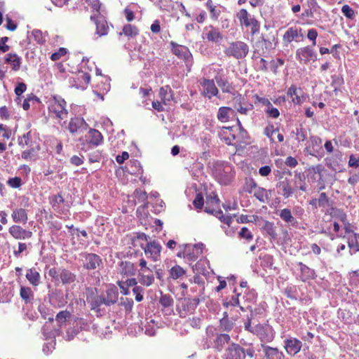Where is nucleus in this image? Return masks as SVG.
I'll use <instances>...</instances> for the list:
<instances>
[{"label": "nucleus", "instance_id": "f257e3e1", "mask_svg": "<svg viewBox=\"0 0 359 359\" xmlns=\"http://www.w3.org/2000/svg\"><path fill=\"white\" fill-rule=\"evenodd\" d=\"M48 115L50 118L57 120L59 123L65 120L68 116L67 102L62 97L53 95L48 100Z\"/></svg>", "mask_w": 359, "mask_h": 359}, {"label": "nucleus", "instance_id": "f03ea898", "mask_svg": "<svg viewBox=\"0 0 359 359\" xmlns=\"http://www.w3.org/2000/svg\"><path fill=\"white\" fill-rule=\"evenodd\" d=\"M212 175L220 184L227 185L233 177V168L229 163H217L214 165Z\"/></svg>", "mask_w": 359, "mask_h": 359}, {"label": "nucleus", "instance_id": "7ed1b4c3", "mask_svg": "<svg viewBox=\"0 0 359 359\" xmlns=\"http://www.w3.org/2000/svg\"><path fill=\"white\" fill-rule=\"evenodd\" d=\"M219 200L217 195H210L206 197L205 211L208 213L215 215L222 222L227 225H230L232 221V217L230 215L224 216L222 210H219Z\"/></svg>", "mask_w": 359, "mask_h": 359}, {"label": "nucleus", "instance_id": "20e7f679", "mask_svg": "<svg viewBox=\"0 0 359 359\" xmlns=\"http://www.w3.org/2000/svg\"><path fill=\"white\" fill-rule=\"evenodd\" d=\"M80 141H83L81 149L87 151L102 144L103 136L99 130L90 128L85 137L83 139L81 138Z\"/></svg>", "mask_w": 359, "mask_h": 359}, {"label": "nucleus", "instance_id": "39448f33", "mask_svg": "<svg viewBox=\"0 0 359 359\" xmlns=\"http://www.w3.org/2000/svg\"><path fill=\"white\" fill-rule=\"evenodd\" d=\"M248 46L243 41H236L229 44L224 53L228 56H232L236 59L245 57L248 53Z\"/></svg>", "mask_w": 359, "mask_h": 359}, {"label": "nucleus", "instance_id": "423d86ee", "mask_svg": "<svg viewBox=\"0 0 359 359\" xmlns=\"http://www.w3.org/2000/svg\"><path fill=\"white\" fill-rule=\"evenodd\" d=\"M205 246L203 243H199L195 245L187 244L184 249V259L186 262L191 264L193 262L196 260L201 255H202Z\"/></svg>", "mask_w": 359, "mask_h": 359}, {"label": "nucleus", "instance_id": "0eeeda50", "mask_svg": "<svg viewBox=\"0 0 359 359\" xmlns=\"http://www.w3.org/2000/svg\"><path fill=\"white\" fill-rule=\"evenodd\" d=\"M296 58L300 63L306 65L310 61L314 62L317 60V53L313 46H307L299 48L296 50Z\"/></svg>", "mask_w": 359, "mask_h": 359}, {"label": "nucleus", "instance_id": "6e6552de", "mask_svg": "<svg viewBox=\"0 0 359 359\" xmlns=\"http://www.w3.org/2000/svg\"><path fill=\"white\" fill-rule=\"evenodd\" d=\"M252 333L256 334L262 342H270L274 338L273 331L269 325L257 324L253 327Z\"/></svg>", "mask_w": 359, "mask_h": 359}, {"label": "nucleus", "instance_id": "1a4fd4ad", "mask_svg": "<svg viewBox=\"0 0 359 359\" xmlns=\"http://www.w3.org/2000/svg\"><path fill=\"white\" fill-rule=\"evenodd\" d=\"M241 23L245 27H250L251 33L255 34L259 31V25L257 20L251 17L247 10L243 8L237 14Z\"/></svg>", "mask_w": 359, "mask_h": 359}, {"label": "nucleus", "instance_id": "9d476101", "mask_svg": "<svg viewBox=\"0 0 359 359\" xmlns=\"http://www.w3.org/2000/svg\"><path fill=\"white\" fill-rule=\"evenodd\" d=\"M303 38L304 34L302 33V29L301 27L294 26L289 27L285 31L283 36V41L285 45H288L293 41L296 42L302 41Z\"/></svg>", "mask_w": 359, "mask_h": 359}, {"label": "nucleus", "instance_id": "9b49d317", "mask_svg": "<svg viewBox=\"0 0 359 359\" xmlns=\"http://www.w3.org/2000/svg\"><path fill=\"white\" fill-rule=\"evenodd\" d=\"M283 344L286 353L292 356L297 354L302 347V342L299 339L292 337L286 338Z\"/></svg>", "mask_w": 359, "mask_h": 359}, {"label": "nucleus", "instance_id": "f8f14e48", "mask_svg": "<svg viewBox=\"0 0 359 359\" xmlns=\"http://www.w3.org/2000/svg\"><path fill=\"white\" fill-rule=\"evenodd\" d=\"M90 20L93 21L96 25V34L99 36L107 34L109 27L103 15H97L96 13L91 14Z\"/></svg>", "mask_w": 359, "mask_h": 359}, {"label": "nucleus", "instance_id": "ddd939ff", "mask_svg": "<svg viewBox=\"0 0 359 359\" xmlns=\"http://www.w3.org/2000/svg\"><path fill=\"white\" fill-rule=\"evenodd\" d=\"M83 267L88 270L97 269L102 263L101 258L96 254L83 253L81 255Z\"/></svg>", "mask_w": 359, "mask_h": 359}, {"label": "nucleus", "instance_id": "4468645a", "mask_svg": "<svg viewBox=\"0 0 359 359\" xmlns=\"http://www.w3.org/2000/svg\"><path fill=\"white\" fill-rule=\"evenodd\" d=\"M143 249L148 258L151 259L154 262H156L159 259L161 251V246L159 243L156 241H149Z\"/></svg>", "mask_w": 359, "mask_h": 359}, {"label": "nucleus", "instance_id": "2eb2a0df", "mask_svg": "<svg viewBox=\"0 0 359 359\" xmlns=\"http://www.w3.org/2000/svg\"><path fill=\"white\" fill-rule=\"evenodd\" d=\"M171 46L172 53L179 58L184 60L187 62V66L191 65L192 55L187 47L174 42H171Z\"/></svg>", "mask_w": 359, "mask_h": 359}, {"label": "nucleus", "instance_id": "dca6fc26", "mask_svg": "<svg viewBox=\"0 0 359 359\" xmlns=\"http://www.w3.org/2000/svg\"><path fill=\"white\" fill-rule=\"evenodd\" d=\"M88 127V123L83 118L74 117L71 118L68 125V130L72 134L80 133L87 130Z\"/></svg>", "mask_w": 359, "mask_h": 359}, {"label": "nucleus", "instance_id": "f3484780", "mask_svg": "<svg viewBox=\"0 0 359 359\" xmlns=\"http://www.w3.org/2000/svg\"><path fill=\"white\" fill-rule=\"evenodd\" d=\"M245 352L243 348L236 344H231L226 349V359H245Z\"/></svg>", "mask_w": 359, "mask_h": 359}, {"label": "nucleus", "instance_id": "a211bd4d", "mask_svg": "<svg viewBox=\"0 0 359 359\" xmlns=\"http://www.w3.org/2000/svg\"><path fill=\"white\" fill-rule=\"evenodd\" d=\"M8 231L15 239L18 240L29 239L32 236V231L26 230L19 225L11 226Z\"/></svg>", "mask_w": 359, "mask_h": 359}, {"label": "nucleus", "instance_id": "6ab92c4d", "mask_svg": "<svg viewBox=\"0 0 359 359\" xmlns=\"http://www.w3.org/2000/svg\"><path fill=\"white\" fill-rule=\"evenodd\" d=\"M287 95L294 104H300L304 101V92L301 88L292 85L287 90Z\"/></svg>", "mask_w": 359, "mask_h": 359}, {"label": "nucleus", "instance_id": "aec40b11", "mask_svg": "<svg viewBox=\"0 0 359 359\" xmlns=\"http://www.w3.org/2000/svg\"><path fill=\"white\" fill-rule=\"evenodd\" d=\"M203 87V95L208 98L216 96L218 93V89L216 87L213 80L203 79L201 82Z\"/></svg>", "mask_w": 359, "mask_h": 359}, {"label": "nucleus", "instance_id": "412c9836", "mask_svg": "<svg viewBox=\"0 0 359 359\" xmlns=\"http://www.w3.org/2000/svg\"><path fill=\"white\" fill-rule=\"evenodd\" d=\"M137 278L139 283L147 287L151 286L155 280L154 275L153 274L151 269L138 271Z\"/></svg>", "mask_w": 359, "mask_h": 359}, {"label": "nucleus", "instance_id": "4be33fe9", "mask_svg": "<svg viewBox=\"0 0 359 359\" xmlns=\"http://www.w3.org/2000/svg\"><path fill=\"white\" fill-rule=\"evenodd\" d=\"M39 145H29V149L22 153V158L27 161H35L39 158Z\"/></svg>", "mask_w": 359, "mask_h": 359}, {"label": "nucleus", "instance_id": "5701e85b", "mask_svg": "<svg viewBox=\"0 0 359 359\" xmlns=\"http://www.w3.org/2000/svg\"><path fill=\"white\" fill-rule=\"evenodd\" d=\"M118 292L115 286L109 287L106 293L102 294L106 306L114 304L118 300Z\"/></svg>", "mask_w": 359, "mask_h": 359}, {"label": "nucleus", "instance_id": "b1692460", "mask_svg": "<svg viewBox=\"0 0 359 359\" xmlns=\"http://www.w3.org/2000/svg\"><path fill=\"white\" fill-rule=\"evenodd\" d=\"M88 60L83 59L81 63V70L78 74V80L80 81H83V83L87 85L89 83L90 81V76L88 72H86V69L91 70L92 67H90L88 66Z\"/></svg>", "mask_w": 359, "mask_h": 359}, {"label": "nucleus", "instance_id": "393cba45", "mask_svg": "<svg viewBox=\"0 0 359 359\" xmlns=\"http://www.w3.org/2000/svg\"><path fill=\"white\" fill-rule=\"evenodd\" d=\"M223 318L220 320V325L222 328L225 331H230L234 325V321L238 318V315L235 316L233 315H230L225 311L223 313Z\"/></svg>", "mask_w": 359, "mask_h": 359}, {"label": "nucleus", "instance_id": "a878e982", "mask_svg": "<svg viewBox=\"0 0 359 359\" xmlns=\"http://www.w3.org/2000/svg\"><path fill=\"white\" fill-rule=\"evenodd\" d=\"M11 217L14 222L26 224L28 221L27 210L24 208H15L13 210Z\"/></svg>", "mask_w": 359, "mask_h": 359}, {"label": "nucleus", "instance_id": "bb28decb", "mask_svg": "<svg viewBox=\"0 0 359 359\" xmlns=\"http://www.w3.org/2000/svg\"><path fill=\"white\" fill-rule=\"evenodd\" d=\"M204 35V37L211 42L219 43L222 39V35L219 30L212 26L205 29Z\"/></svg>", "mask_w": 359, "mask_h": 359}, {"label": "nucleus", "instance_id": "cd10ccee", "mask_svg": "<svg viewBox=\"0 0 359 359\" xmlns=\"http://www.w3.org/2000/svg\"><path fill=\"white\" fill-rule=\"evenodd\" d=\"M118 271L123 276H133L135 274V265L130 262H121Z\"/></svg>", "mask_w": 359, "mask_h": 359}, {"label": "nucleus", "instance_id": "c85d7f7f", "mask_svg": "<svg viewBox=\"0 0 359 359\" xmlns=\"http://www.w3.org/2000/svg\"><path fill=\"white\" fill-rule=\"evenodd\" d=\"M299 266L301 271L299 277L303 282H306L315 278L316 273L313 269H310L309 266L301 262L299 263Z\"/></svg>", "mask_w": 359, "mask_h": 359}, {"label": "nucleus", "instance_id": "c756f323", "mask_svg": "<svg viewBox=\"0 0 359 359\" xmlns=\"http://www.w3.org/2000/svg\"><path fill=\"white\" fill-rule=\"evenodd\" d=\"M234 111L227 107H219L217 112V118L222 123L228 122L230 118L233 116Z\"/></svg>", "mask_w": 359, "mask_h": 359}, {"label": "nucleus", "instance_id": "7c9ffc66", "mask_svg": "<svg viewBox=\"0 0 359 359\" xmlns=\"http://www.w3.org/2000/svg\"><path fill=\"white\" fill-rule=\"evenodd\" d=\"M278 187L280 190V193L285 198H290L294 193V189L287 180L280 182L278 183Z\"/></svg>", "mask_w": 359, "mask_h": 359}, {"label": "nucleus", "instance_id": "2f4dec72", "mask_svg": "<svg viewBox=\"0 0 359 359\" xmlns=\"http://www.w3.org/2000/svg\"><path fill=\"white\" fill-rule=\"evenodd\" d=\"M5 62L11 65L13 71H18L22 63V58L16 53H8L5 57Z\"/></svg>", "mask_w": 359, "mask_h": 359}, {"label": "nucleus", "instance_id": "473e14b6", "mask_svg": "<svg viewBox=\"0 0 359 359\" xmlns=\"http://www.w3.org/2000/svg\"><path fill=\"white\" fill-rule=\"evenodd\" d=\"M187 271L180 265H175L169 270V278L171 280H182L186 276Z\"/></svg>", "mask_w": 359, "mask_h": 359}, {"label": "nucleus", "instance_id": "72a5a7b5", "mask_svg": "<svg viewBox=\"0 0 359 359\" xmlns=\"http://www.w3.org/2000/svg\"><path fill=\"white\" fill-rule=\"evenodd\" d=\"M87 302L90 304L92 310H98L102 304L105 305V302L102 295H90L87 297Z\"/></svg>", "mask_w": 359, "mask_h": 359}, {"label": "nucleus", "instance_id": "f704fd0d", "mask_svg": "<svg viewBox=\"0 0 359 359\" xmlns=\"http://www.w3.org/2000/svg\"><path fill=\"white\" fill-rule=\"evenodd\" d=\"M26 278L33 286H38L41 282V276L34 268L29 269L27 271Z\"/></svg>", "mask_w": 359, "mask_h": 359}, {"label": "nucleus", "instance_id": "c9c22d12", "mask_svg": "<svg viewBox=\"0 0 359 359\" xmlns=\"http://www.w3.org/2000/svg\"><path fill=\"white\" fill-rule=\"evenodd\" d=\"M278 215L280 219L289 225L294 226L297 223V220L292 215L289 208H284L279 211Z\"/></svg>", "mask_w": 359, "mask_h": 359}, {"label": "nucleus", "instance_id": "e433bc0d", "mask_svg": "<svg viewBox=\"0 0 359 359\" xmlns=\"http://www.w3.org/2000/svg\"><path fill=\"white\" fill-rule=\"evenodd\" d=\"M159 95L161 100L165 106L170 104V101L172 100V90L168 86L161 88Z\"/></svg>", "mask_w": 359, "mask_h": 359}, {"label": "nucleus", "instance_id": "4c0bfd02", "mask_svg": "<svg viewBox=\"0 0 359 359\" xmlns=\"http://www.w3.org/2000/svg\"><path fill=\"white\" fill-rule=\"evenodd\" d=\"M20 296L25 304H32L34 300V292L27 286H21Z\"/></svg>", "mask_w": 359, "mask_h": 359}, {"label": "nucleus", "instance_id": "58836bf2", "mask_svg": "<svg viewBox=\"0 0 359 359\" xmlns=\"http://www.w3.org/2000/svg\"><path fill=\"white\" fill-rule=\"evenodd\" d=\"M60 280L63 284H71L75 280V275L67 269H62L58 273Z\"/></svg>", "mask_w": 359, "mask_h": 359}, {"label": "nucleus", "instance_id": "ea45409f", "mask_svg": "<svg viewBox=\"0 0 359 359\" xmlns=\"http://www.w3.org/2000/svg\"><path fill=\"white\" fill-rule=\"evenodd\" d=\"M310 145L306 147L307 150L310 154L318 151L321 148L322 140L318 136L310 137Z\"/></svg>", "mask_w": 359, "mask_h": 359}, {"label": "nucleus", "instance_id": "a19ab883", "mask_svg": "<svg viewBox=\"0 0 359 359\" xmlns=\"http://www.w3.org/2000/svg\"><path fill=\"white\" fill-rule=\"evenodd\" d=\"M271 191L262 187H258L253 194L260 202L265 203L269 198Z\"/></svg>", "mask_w": 359, "mask_h": 359}, {"label": "nucleus", "instance_id": "79ce46f5", "mask_svg": "<svg viewBox=\"0 0 359 359\" xmlns=\"http://www.w3.org/2000/svg\"><path fill=\"white\" fill-rule=\"evenodd\" d=\"M264 351L268 359H280L283 355V353L277 348L266 346L264 347Z\"/></svg>", "mask_w": 359, "mask_h": 359}, {"label": "nucleus", "instance_id": "37998d69", "mask_svg": "<svg viewBox=\"0 0 359 359\" xmlns=\"http://www.w3.org/2000/svg\"><path fill=\"white\" fill-rule=\"evenodd\" d=\"M219 137L224 140L227 144H233L235 140L234 135L231 134L230 128H223L219 132Z\"/></svg>", "mask_w": 359, "mask_h": 359}, {"label": "nucleus", "instance_id": "c03bdc74", "mask_svg": "<svg viewBox=\"0 0 359 359\" xmlns=\"http://www.w3.org/2000/svg\"><path fill=\"white\" fill-rule=\"evenodd\" d=\"M230 341V337L227 334H220L217 336L215 341V346L218 351H221L226 344Z\"/></svg>", "mask_w": 359, "mask_h": 359}, {"label": "nucleus", "instance_id": "a18cd8bd", "mask_svg": "<svg viewBox=\"0 0 359 359\" xmlns=\"http://www.w3.org/2000/svg\"><path fill=\"white\" fill-rule=\"evenodd\" d=\"M139 34L138 29L132 25L128 24L123 27V30L120 32V35L124 34L128 38L136 36Z\"/></svg>", "mask_w": 359, "mask_h": 359}, {"label": "nucleus", "instance_id": "49530a36", "mask_svg": "<svg viewBox=\"0 0 359 359\" xmlns=\"http://www.w3.org/2000/svg\"><path fill=\"white\" fill-rule=\"evenodd\" d=\"M87 4V6L92 9L93 13L97 15H102V11L101 10V4L99 0H81Z\"/></svg>", "mask_w": 359, "mask_h": 359}, {"label": "nucleus", "instance_id": "de8ad7c7", "mask_svg": "<svg viewBox=\"0 0 359 359\" xmlns=\"http://www.w3.org/2000/svg\"><path fill=\"white\" fill-rule=\"evenodd\" d=\"M205 6L210 11L211 18L217 20L221 13L219 7L213 5L212 0L206 1Z\"/></svg>", "mask_w": 359, "mask_h": 359}, {"label": "nucleus", "instance_id": "09e8293b", "mask_svg": "<svg viewBox=\"0 0 359 359\" xmlns=\"http://www.w3.org/2000/svg\"><path fill=\"white\" fill-rule=\"evenodd\" d=\"M31 36L39 44H43L46 41V36L40 29H34L31 32Z\"/></svg>", "mask_w": 359, "mask_h": 359}, {"label": "nucleus", "instance_id": "8fccbe9b", "mask_svg": "<svg viewBox=\"0 0 359 359\" xmlns=\"http://www.w3.org/2000/svg\"><path fill=\"white\" fill-rule=\"evenodd\" d=\"M18 144L20 147H25L29 145H34V142L32 141L31 132H28L24 134L22 137H20L18 139Z\"/></svg>", "mask_w": 359, "mask_h": 359}, {"label": "nucleus", "instance_id": "3c124183", "mask_svg": "<svg viewBox=\"0 0 359 359\" xmlns=\"http://www.w3.org/2000/svg\"><path fill=\"white\" fill-rule=\"evenodd\" d=\"M206 259H200L194 266H192L194 272L198 273H205L207 272L206 265H208Z\"/></svg>", "mask_w": 359, "mask_h": 359}, {"label": "nucleus", "instance_id": "603ef678", "mask_svg": "<svg viewBox=\"0 0 359 359\" xmlns=\"http://www.w3.org/2000/svg\"><path fill=\"white\" fill-rule=\"evenodd\" d=\"M70 313L67 311H62L59 312L55 318V320L57 321L58 325L62 327L64 324H65L67 319L70 317Z\"/></svg>", "mask_w": 359, "mask_h": 359}, {"label": "nucleus", "instance_id": "864d4df0", "mask_svg": "<svg viewBox=\"0 0 359 359\" xmlns=\"http://www.w3.org/2000/svg\"><path fill=\"white\" fill-rule=\"evenodd\" d=\"M348 247L354 251H359V235L353 234L348 238Z\"/></svg>", "mask_w": 359, "mask_h": 359}, {"label": "nucleus", "instance_id": "5fc2aeb1", "mask_svg": "<svg viewBox=\"0 0 359 359\" xmlns=\"http://www.w3.org/2000/svg\"><path fill=\"white\" fill-rule=\"evenodd\" d=\"M258 187H257V183L254 181L253 179H246L244 187L245 191L250 194H253L256 189H257Z\"/></svg>", "mask_w": 359, "mask_h": 359}, {"label": "nucleus", "instance_id": "6e6d98bb", "mask_svg": "<svg viewBox=\"0 0 359 359\" xmlns=\"http://www.w3.org/2000/svg\"><path fill=\"white\" fill-rule=\"evenodd\" d=\"M215 79L218 86L222 88L223 92H230L231 87L226 79L221 76H217Z\"/></svg>", "mask_w": 359, "mask_h": 359}, {"label": "nucleus", "instance_id": "4d7b16f0", "mask_svg": "<svg viewBox=\"0 0 359 359\" xmlns=\"http://www.w3.org/2000/svg\"><path fill=\"white\" fill-rule=\"evenodd\" d=\"M63 202V197L60 194L53 196L50 201L53 209L57 211H60V205Z\"/></svg>", "mask_w": 359, "mask_h": 359}, {"label": "nucleus", "instance_id": "13d9d810", "mask_svg": "<svg viewBox=\"0 0 359 359\" xmlns=\"http://www.w3.org/2000/svg\"><path fill=\"white\" fill-rule=\"evenodd\" d=\"M264 111L265 113L272 118H277L280 116L278 109L274 107L272 104L266 107Z\"/></svg>", "mask_w": 359, "mask_h": 359}, {"label": "nucleus", "instance_id": "bf43d9fd", "mask_svg": "<svg viewBox=\"0 0 359 359\" xmlns=\"http://www.w3.org/2000/svg\"><path fill=\"white\" fill-rule=\"evenodd\" d=\"M264 230L266 233L273 238L275 239L277 237V233L276 231V228L273 226V224L269 222H266L264 224Z\"/></svg>", "mask_w": 359, "mask_h": 359}, {"label": "nucleus", "instance_id": "052dcab7", "mask_svg": "<svg viewBox=\"0 0 359 359\" xmlns=\"http://www.w3.org/2000/svg\"><path fill=\"white\" fill-rule=\"evenodd\" d=\"M159 302L163 307H170L173 304V299L170 295L163 294L161 295Z\"/></svg>", "mask_w": 359, "mask_h": 359}, {"label": "nucleus", "instance_id": "680f3d73", "mask_svg": "<svg viewBox=\"0 0 359 359\" xmlns=\"http://www.w3.org/2000/svg\"><path fill=\"white\" fill-rule=\"evenodd\" d=\"M341 13L347 18L353 19L355 17V12L348 5H344L341 8Z\"/></svg>", "mask_w": 359, "mask_h": 359}, {"label": "nucleus", "instance_id": "e2e57ef3", "mask_svg": "<svg viewBox=\"0 0 359 359\" xmlns=\"http://www.w3.org/2000/svg\"><path fill=\"white\" fill-rule=\"evenodd\" d=\"M67 53V50L65 48H60L59 50L50 55V59L53 61L59 60L62 57L65 56Z\"/></svg>", "mask_w": 359, "mask_h": 359}, {"label": "nucleus", "instance_id": "0e129e2a", "mask_svg": "<svg viewBox=\"0 0 359 359\" xmlns=\"http://www.w3.org/2000/svg\"><path fill=\"white\" fill-rule=\"evenodd\" d=\"M144 288L142 286H135L133 289V293L135 294V300L137 302H141L143 300Z\"/></svg>", "mask_w": 359, "mask_h": 359}, {"label": "nucleus", "instance_id": "69168bd1", "mask_svg": "<svg viewBox=\"0 0 359 359\" xmlns=\"http://www.w3.org/2000/svg\"><path fill=\"white\" fill-rule=\"evenodd\" d=\"M79 333V328L76 327L67 330L65 339L67 341H71Z\"/></svg>", "mask_w": 359, "mask_h": 359}, {"label": "nucleus", "instance_id": "338daca9", "mask_svg": "<svg viewBox=\"0 0 359 359\" xmlns=\"http://www.w3.org/2000/svg\"><path fill=\"white\" fill-rule=\"evenodd\" d=\"M132 198H135L138 199L139 201H144L147 198V195L145 191H142L141 189H136L133 194V196H131Z\"/></svg>", "mask_w": 359, "mask_h": 359}, {"label": "nucleus", "instance_id": "774afa93", "mask_svg": "<svg viewBox=\"0 0 359 359\" xmlns=\"http://www.w3.org/2000/svg\"><path fill=\"white\" fill-rule=\"evenodd\" d=\"M262 264L264 267H271L273 266V257L269 255H264L261 257Z\"/></svg>", "mask_w": 359, "mask_h": 359}]
</instances>
